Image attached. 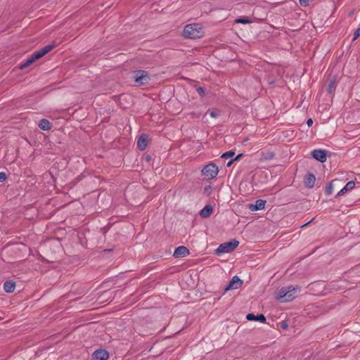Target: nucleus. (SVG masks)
Listing matches in <instances>:
<instances>
[{
  "mask_svg": "<svg viewBox=\"0 0 360 360\" xmlns=\"http://www.w3.org/2000/svg\"><path fill=\"white\" fill-rule=\"evenodd\" d=\"M355 186V183L354 181H350L347 182V184L345 186V187L348 190H352Z\"/></svg>",
  "mask_w": 360,
  "mask_h": 360,
  "instance_id": "obj_25",
  "label": "nucleus"
},
{
  "mask_svg": "<svg viewBox=\"0 0 360 360\" xmlns=\"http://www.w3.org/2000/svg\"><path fill=\"white\" fill-rule=\"evenodd\" d=\"M287 293V287H283L279 290L276 297L278 300H282V302H285Z\"/></svg>",
  "mask_w": 360,
  "mask_h": 360,
  "instance_id": "obj_18",
  "label": "nucleus"
},
{
  "mask_svg": "<svg viewBox=\"0 0 360 360\" xmlns=\"http://www.w3.org/2000/svg\"><path fill=\"white\" fill-rule=\"evenodd\" d=\"M235 155V153L232 150H230V151H227L226 153H224L221 158H224V159H227V158H232Z\"/></svg>",
  "mask_w": 360,
  "mask_h": 360,
  "instance_id": "obj_24",
  "label": "nucleus"
},
{
  "mask_svg": "<svg viewBox=\"0 0 360 360\" xmlns=\"http://www.w3.org/2000/svg\"><path fill=\"white\" fill-rule=\"evenodd\" d=\"M32 56L34 57V58L37 60L41 58V55L39 53V51H37L34 52Z\"/></svg>",
  "mask_w": 360,
  "mask_h": 360,
  "instance_id": "obj_28",
  "label": "nucleus"
},
{
  "mask_svg": "<svg viewBox=\"0 0 360 360\" xmlns=\"http://www.w3.org/2000/svg\"><path fill=\"white\" fill-rule=\"evenodd\" d=\"M316 177L314 174L308 173L304 177V184L307 188H312L314 186Z\"/></svg>",
  "mask_w": 360,
  "mask_h": 360,
  "instance_id": "obj_8",
  "label": "nucleus"
},
{
  "mask_svg": "<svg viewBox=\"0 0 360 360\" xmlns=\"http://www.w3.org/2000/svg\"><path fill=\"white\" fill-rule=\"evenodd\" d=\"M281 327L283 328V329H287L288 328V324L287 323V321H283L281 322Z\"/></svg>",
  "mask_w": 360,
  "mask_h": 360,
  "instance_id": "obj_32",
  "label": "nucleus"
},
{
  "mask_svg": "<svg viewBox=\"0 0 360 360\" xmlns=\"http://www.w3.org/2000/svg\"><path fill=\"white\" fill-rule=\"evenodd\" d=\"M360 35V27H358L354 33V37H353V39H352V41H355Z\"/></svg>",
  "mask_w": 360,
  "mask_h": 360,
  "instance_id": "obj_26",
  "label": "nucleus"
},
{
  "mask_svg": "<svg viewBox=\"0 0 360 360\" xmlns=\"http://www.w3.org/2000/svg\"><path fill=\"white\" fill-rule=\"evenodd\" d=\"M274 156V153H272V152H269V153H267V156L265 157V159L266 160H270V159L273 158Z\"/></svg>",
  "mask_w": 360,
  "mask_h": 360,
  "instance_id": "obj_35",
  "label": "nucleus"
},
{
  "mask_svg": "<svg viewBox=\"0 0 360 360\" xmlns=\"http://www.w3.org/2000/svg\"><path fill=\"white\" fill-rule=\"evenodd\" d=\"M333 181H330V183H328L326 185V186L325 188V194L326 195H330L333 192Z\"/></svg>",
  "mask_w": 360,
  "mask_h": 360,
  "instance_id": "obj_22",
  "label": "nucleus"
},
{
  "mask_svg": "<svg viewBox=\"0 0 360 360\" xmlns=\"http://www.w3.org/2000/svg\"><path fill=\"white\" fill-rule=\"evenodd\" d=\"M266 200L259 199L256 200L255 204H250L249 208L251 211L261 210L264 208Z\"/></svg>",
  "mask_w": 360,
  "mask_h": 360,
  "instance_id": "obj_12",
  "label": "nucleus"
},
{
  "mask_svg": "<svg viewBox=\"0 0 360 360\" xmlns=\"http://www.w3.org/2000/svg\"><path fill=\"white\" fill-rule=\"evenodd\" d=\"M219 172L218 167L214 163L206 165L202 169V175L206 179H212L217 176Z\"/></svg>",
  "mask_w": 360,
  "mask_h": 360,
  "instance_id": "obj_4",
  "label": "nucleus"
},
{
  "mask_svg": "<svg viewBox=\"0 0 360 360\" xmlns=\"http://www.w3.org/2000/svg\"><path fill=\"white\" fill-rule=\"evenodd\" d=\"M239 245V241L236 239H232L229 242H226L219 245L215 250L217 255H221L224 253L231 252L233 251Z\"/></svg>",
  "mask_w": 360,
  "mask_h": 360,
  "instance_id": "obj_2",
  "label": "nucleus"
},
{
  "mask_svg": "<svg viewBox=\"0 0 360 360\" xmlns=\"http://www.w3.org/2000/svg\"><path fill=\"white\" fill-rule=\"evenodd\" d=\"M311 156L317 161L323 163L326 161V151L322 149H316L311 151Z\"/></svg>",
  "mask_w": 360,
  "mask_h": 360,
  "instance_id": "obj_6",
  "label": "nucleus"
},
{
  "mask_svg": "<svg viewBox=\"0 0 360 360\" xmlns=\"http://www.w3.org/2000/svg\"><path fill=\"white\" fill-rule=\"evenodd\" d=\"M336 89V79L335 77L331 78L329 80L327 91L328 94H333L335 92Z\"/></svg>",
  "mask_w": 360,
  "mask_h": 360,
  "instance_id": "obj_17",
  "label": "nucleus"
},
{
  "mask_svg": "<svg viewBox=\"0 0 360 360\" xmlns=\"http://www.w3.org/2000/svg\"><path fill=\"white\" fill-rule=\"evenodd\" d=\"M197 92L200 95L203 96L205 94V89L202 87H198L197 89Z\"/></svg>",
  "mask_w": 360,
  "mask_h": 360,
  "instance_id": "obj_33",
  "label": "nucleus"
},
{
  "mask_svg": "<svg viewBox=\"0 0 360 360\" xmlns=\"http://www.w3.org/2000/svg\"><path fill=\"white\" fill-rule=\"evenodd\" d=\"M300 5L307 6L309 4V0H299Z\"/></svg>",
  "mask_w": 360,
  "mask_h": 360,
  "instance_id": "obj_34",
  "label": "nucleus"
},
{
  "mask_svg": "<svg viewBox=\"0 0 360 360\" xmlns=\"http://www.w3.org/2000/svg\"><path fill=\"white\" fill-rule=\"evenodd\" d=\"M243 156V153L238 154L235 158H233L234 161H237L240 160Z\"/></svg>",
  "mask_w": 360,
  "mask_h": 360,
  "instance_id": "obj_37",
  "label": "nucleus"
},
{
  "mask_svg": "<svg viewBox=\"0 0 360 360\" xmlns=\"http://www.w3.org/2000/svg\"><path fill=\"white\" fill-rule=\"evenodd\" d=\"M36 60L34 58V57L31 55L24 63H21L20 65V69H25V68L30 66L32 65L34 62H35Z\"/></svg>",
  "mask_w": 360,
  "mask_h": 360,
  "instance_id": "obj_19",
  "label": "nucleus"
},
{
  "mask_svg": "<svg viewBox=\"0 0 360 360\" xmlns=\"http://www.w3.org/2000/svg\"><path fill=\"white\" fill-rule=\"evenodd\" d=\"M348 191V190L344 186L343 188H342L337 194L336 197L343 195L345 193H346Z\"/></svg>",
  "mask_w": 360,
  "mask_h": 360,
  "instance_id": "obj_30",
  "label": "nucleus"
},
{
  "mask_svg": "<svg viewBox=\"0 0 360 360\" xmlns=\"http://www.w3.org/2000/svg\"><path fill=\"white\" fill-rule=\"evenodd\" d=\"M243 283V281L241 280L238 276H233L229 284L224 288V293L230 290L239 288L241 287Z\"/></svg>",
  "mask_w": 360,
  "mask_h": 360,
  "instance_id": "obj_5",
  "label": "nucleus"
},
{
  "mask_svg": "<svg viewBox=\"0 0 360 360\" xmlns=\"http://www.w3.org/2000/svg\"><path fill=\"white\" fill-rule=\"evenodd\" d=\"M38 126L41 129L47 131L51 129V124L48 120L42 119L39 121Z\"/></svg>",
  "mask_w": 360,
  "mask_h": 360,
  "instance_id": "obj_16",
  "label": "nucleus"
},
{
  "mask_svg": "<svg viewBox=\"0 0 360 360\" xmlns=\"http://www.w3.org/2000/svg\"><path fill=\"white\" fill-rule=\"evenodd\" d=\"M300 290V288L298 286L293 287L292 285H290L287 287L288 293L286 295L285 302H290L294 300L297 297V292Z\"/></svg>",
  "mask_w": 360,
  "mask_h": 360,
  "instance_id": "obj_7",
  "label": "nucleus"
},
{
  "mask_svg": "<svg viewBox=\"0 0 360 360\" xmlns=\"http://www.w3.org/2000/svg\"><path fill=\"white\" fill-rule=\"evenodd\" d=\"M148 146V136L146 134H141L138 140H137V147L138 148L143 151Z\"/></svg>",
  "mask_w": 360,
  "mask_h": 360,
  "instance_id": "obj_11",
  "label": "nucleus"
},
{
  "mask_svg": "<svg viewBox=\"0 0 360 360\" xmlns=\"http://www.w3.org/2000/svg\"><path fill=\"white\" fill-rule=\"evenodd\" d=\"M54 46H55L53 44H49V45L44 46L43 48H41V49H39L38 51H39V53L41 55V57H43L46 53H48L49 51H51L54 48Z\"/></svg>",
  "mask_w": 360,
  "mask_h": 360,
  "instance_id": "obj_21",
  "label": "nucleus"
},
{
  "mask_svg": "<svg viewBox=\"0 0 360 360\" xmlns=\"http://www.w3.org/2000/svg\"><path fill=\"white\" fill-rule=\"evenodd\" d=\"M234 162V160L232 159L228 163H227V166L228 167H230L231 165V164Z\"/></svg>",
  "mask_w": 360,
  "mask_h": 360,
  "instance_id": "obj_39",
  "label": "nucleus"
},
{
  "mask_svg": "<svg viewBox=\"0 0 360 360\" xmlns=\"http://www.w3.org/2000/svg\"><path fill=\"white\" fill-rule=\"evenodd\" d=\"M313 124V120L311 118H309L307 120V124L308 125V127H311Z\"/></svg>",
  "mask_w": 360,
  "mask_h": 360,
  "instance_id": "obj_36",
  "label": "nucleus"
},
{
  "mask_svg": "<svg viewBox=\"0 0 360 360\" xmlns=\"http://www.w3.org/2000/svg\"><path fill=\"white\" fill-rule=\"evenodd\" d=\"M6 174L5 172H0V182H4L6 181Z\"/></svg>",
  "mask_w": 360,
  "mask_h": 360,
  "instance_id": "obj_31",
  "label": "nucleus"
},
{
  "mask_svg": "<svg viewBox=\"0 0 360 360\" xmlns=\"http://www.w3.org/2000/svg\"><path fill=\"white\" fill-rule=\"evenodd\" d=\"M15 283L12 281H7L4 283V289L6 292L11 293L15 290Z\"/></svg>",
  "mask_w": 360,
  "mask_h": 360,
  "instance_id": "obj_15",
  "label": "nucleus"
},
{
  "mask_svg": "<svg viewBox=\"0 0 360 360\" xmlns=\"http://www.w3.org/2000/svg\"><path fill=\"white\" fill-rule=\"evenodd\" d=\"M246 319L248 321H257L261 323H265L266 321V317L262 314L255 315L252 313H249L247 314Z\"/></svg>",
  "mask_w": 360,
  "mask_h": 360,
  "instance_id": "obj_13",
  "label": "nucleus"
},
{
  "mask_svg": "<svg viewBox=\"0 0 360 360\" xmlns=\"http://www.w3.org/2000/svg\"><path fill=\"white\" fill-rule=\"evenodd\" d=\"M204 31L200 24H189L184 27L183 35L188 39H198L203 36Z\"/></svg>",
  "mask_w": 360,
  "mask_h": 360,
  "instance_id": "obj_1",
  "label": "nucleus"
},
{
  "mask_svg": "<svg viewBox=\"0 0 360 360\" xmlns=\"http://www.w3.org/2000/svg\"><path fill=\"white\" fill-rule=\"evenodd\" d=\"M235 22L236 23L248 24V23H251L252 21L247 17H242V18H237L235 20Z\"/></svg>",
  "mask_w": 360,
  "mask_h": 360,
  "instance_id": "obj_23",
  "label": "nucleus"
},
{
  "mask_svg": "<svg viewBox=\"0 0 360 360\" xmlns=\"http://www.w3.org/2000/svg\"><path fill=\"white\" fill-rule=\"evenodd\" d=\"M82 175L78 176L75 180L70 182V184H72V186L76 185L77 182H79L82 179Z\"/></svg>",
  "mask_w": 360,
  "mask_h": 360,
  "instance_id": "obj_29",
  "label": "nucleus"
},
{
  "mask_svg": "<svg viewBox=\"0 0 360 360\" xmlns=\"http://www.w3.org/2000/svg\"><path fill=\"white\" fill-rule=\"evenodd\" d=\"M145 160H146V162H150V161L151 160V157H150V155H146V156L145 157Z\"/></svg>",
  "mask_w": 360,
  "mask_h": 360,
  "instance_id": "obj_38",
  "label": "nucleus"
},
{
  "mask_svg": "<svg viewBox=\"0 0 360 360\" xmlns=\"http://www.w3.org/2000/svg\"><path fill=\"white\" fill-rule=\"evenodd\" d=\"M109 357L108 352L105 349H97L93 354L95 360H107Z\"/></svg>",
  "mask_w": 360,
  "mask_h": 360,
  "instance_id": "obj_10",
  "label": "nucleus"
},
{
  "mask_svg": "<svg viewBox=\"0 0 360 360\" xmlns=\"http://www.w3.org/2000/svg\"><path fill=\"white\" fill-rule=\"evenodd\" d=\"M213 212V207L210 205H205L200 212V216L202 218L209 217Z\"/></svg>",
  "mask_w": 360,
  "mask_h": 360,
  "instance_id": "obj_14",
  "label": "nucleus"
},
{
  "mask_svg": "<svg viewBox=\"0 0 360 360\" xmlns=\"http://www.w3.org/2000/svg\"><path fill=\"white\" fill-rule=\"evenodd\" d=\"M133 79L138 85H146L150 81V77L146 70H139L133 72Z\"/></svg>",
  "mask_w": 360,
  "mask_h": 360,
  "instance_id": "obj_3",
  "label": "nucleus"
},
{
  "mask_svg": "<svg viewBox=\"0 0 360 360\" xmlns=\"http://www.w3.org/2000/svg\"><path fill=\"white\" fill-rule=\"evenodd\" d=\"M210 115L212 117H217L219 115V112L217 110H213L210 112Z\"/></svg>",
  "mask_w": 360,
  "mask_h": 360,
  "instance_id": "obj_27",
  "label": "nucleus"
},
{
  "mask_svg": "<svg viewBox=\"0 0 360 360\" xmlns=\"http://www.w3.org/2000/svg\"><path fill=\"white\" fill-rule=\"evenodd\" d=\"M188 249L185 246H179L174 252L173 256L175 258L184 257L189 255Z\"/></svg>",
  "mask_w": 360,
  "mask_h": 360,
  "instance_id": "obj_9",
  "label": "nucleus"
},
{
  "mask_svg": "<svg viewBox=\"0 0 360 360\" xmlns=\"http://www.w3.org/2000/svg\"><path fill=\"white\" fill-rule=\"evenodd\" d=\"M54 46H55L53 44H49V45L44 46L43 48H41V49H39L38 51H39V53L41 55V57H43L46 53H48L49 51H51L54 48Z\"/></svg>",
  "mask_w": 360,
  "mask_h": 360,
  "instance_id": "obj_20",
  "label": "nucleus"
},
{
  "mask_svg": "<svg viewBox=\"0 0 360 360\" xmlns=\"http://www.w3.org/2000/svg\"><path fill=\"white\" fill-rule=\"evenodd\" d=\"M210 188H211V187H210V186H206V187L205 188V191H209Z\"/></svg>",
  "mask_w": 360,
  "mask_h": 360,
  "instance_id": "obj_40",
  "label": "nucleus"
}]
</instances>
